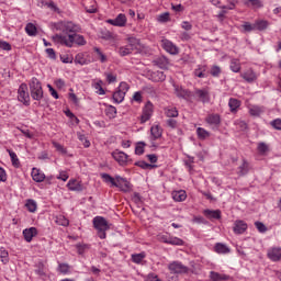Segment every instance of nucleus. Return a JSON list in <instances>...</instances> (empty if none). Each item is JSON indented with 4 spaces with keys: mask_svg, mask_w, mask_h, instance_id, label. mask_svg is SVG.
I'll return each instance as SVG.
<instances>
[{
    "mask_svg": "<svg viewBox=\"0 0 281 281\" xmlns=\"http://www.w3.org/2000/svg\"><path fill=\"white\" fill-rule=\"evenodd\" d=\"M150 78L153 82H164V80H166V75L164 71L156 70L151 72Z\"/></svg>",
    "mask_w": 281,
    "mask_h": 281,
    "instance_id": "31",
    "label": "nucleus"
},
{
    "mask_svg": "<svg viewBox=\"0 0 281 281\" xmlns=\"http://www.w3.org/2000/svg\"><path fill=\"white\" fill-rule=\"evenodd\" d=\"M210 279L212 281H225V280H229V277L227 274H221L218 272L211 271Z\"/></svg>",
    "mask_w": 281,
    "mask_h": 281,
    "instance_id": "33",
    "label": "nucleus"
},
{
    "mask_svg": "<svg viewBox=\"0 0 281 281\" xmlns=\"http://www.w3.org/2000/svg\"><path fill=\"white\" fill-rule=\"evenodd\" d=\"M106 115H109V117H114V115L117 114V109H115V106L110 105L109 108H106L105 110Z\"/></svg>",
    "mask_w": 281,
    "mask_h": 281,
    "instance_id": "59",
    "label": "nucleus"
},
{
    "mask_svg": "<svg viewBox=\"0 0 281 281\" xmlns=\"http://www.w3.org/2000/svg\"><path fill=\"white\" fill-rule=\"evenodd\" d=\"M144 148H146V143L139 142L135 147V155H142L144 153Z\"/></svg>",
    "mask_w": 281,
    "mask_h": 281,
    "instance_id": "53",
    "label": "nucleus"
},
{
    "mask_svg": "<svg viewBox=\"0 0 281 281\" xmlns=\"http://www.w3.org/2000/svg\"><path fill=\"white\" fill-rule=\"evenodd\" d=\"M0 260L3 262V265H8V262H10V255L3 247H0Z\"/></svg>",
    "mask_w": 281,
    "mask_h": 281,
    "instance_id": "41",
    "label": "nucleus"
},
{
    "mask_svg": "<svg viewBox=\"0 0 281 281\" xmlns=\"http://www.w3.org/2000/svg\"><path fill=\"white\" fill-rule=\"evenodd\" d=\"M161 47L167 52L168 54H171V56H177L179 54V47L175 45L170 40H161Z\"/></svg>",
    "mask_w": 281,
    "mask_h": 281,
    "instance_id": "10",
    "label": "nucleus"
},
{
    "mask_svg": "<svg viewBox=\"0 0 281 281\" xmlns=\"http://www.w3.org/2000/svg\"><path fill=\"white\" fill-rule=\"evenodd\" d=\"M234 232L235 234H245L247 232V223L243 221L235 222Z\"/></svg>",
    "mask_w": 281,
    "mask_h": 281,
    "instance_id": "28",
    "label": "nucleus"
},
{
    "mask_svg": "<svg viewBox=\"0 0 281 281\" xmlns=\"http://www.w3.org/2000/svg\"><path fill=\"white\" fill-rule=\"evenodd\" d=\"M193 97L200 102H203V104H207V102H210V92L206 89H195Z\"/></svg>",
    "mask_w": 281,
    "mask_h": 281,
    "instance_id": "12",
    "label": "nucleus"
},
{
    "mask_svg": "<svg viewBox=\"0 0 281 281\" xmlns=\"http://www.w3.org/2000/svg\"><path fill=\"white\" fill-rule=\"evenodd\" d=\"M170 235H168V234H166V235H164V234H160V235H158V240L160 241V243H165L166 245H169L170 244Z\"/></svg>",
    "mask_w": 281,
    "mask_h": 281,
    "instance_id": "60",
    "label": "nucleus"
},
{
    "mask_svg": "<svg viewBox=\"0 0 281 281\" xmlns=\"http://www.w3.org/2000/svg\"><path fill=\"white\" fill-rule=\"evenodd\" d=\"M202 267L199 263H192L191 265V269H189V271H191L194 276H201V271H202Z\"/></svg>",
    "mask_w": 281,
    "mask_h": 281,
    "instance_id": "49",
    "label": "nucleus"
},
{
    "mask_svg": "<svg viewBox=\"0 0 281 281\" xmlns=\"http://www.w3.org/2000/svg\"><path fill=\"white\" fill-rule=\"evenodd\" d=\"M76 247H77V251H78L79 256H82V254H85V251L87 249H89V245H87V244H77Z\"/></svg>",
    "mask_w": 281,
    "mask_h": 281,
    "instance_id": "58",
    "label": "nucleus"
},
{
    "mask_svg": "<svg viewBox=\"0 0 281 281\" xmlns=\"http://www.w3.org/2000/svg\"><path fill=\"white\" fill-rule=\"evenodd\" d=\"M53 146L56 148V150H58V153H61V155H67V149L59 143L53 142Z\"/></svg>",
    "mask_w": 281,
    "mask_h": 281,
    "instance_id": "57",
    "label": "nucleus"
},
{
    "mask_svg": "<svg viewBox=\"0 0 281 281\" xmlns=\"http://www.w3.org/2000/svg\"><path fill=\"white\" fill-rule=\"evenodd\" d=\"M35 273L41 278H45L47 276V268H45V263H43V261H38L35 265Z\"/></svg>",
    "mask_w": 281,
    "mask_h": 281,
    "instance_id": "24",
    "label": "nucleus"
},
{
    "mask_svg": "<svg viewBox=\"0 0 281 281\" xmlns=\"http://www.w3.org/2000/svg\"><path fill=\"white\" fill-rule=\"evenodd\" d=\"M172 199H173V201L181 203V201H186V199H188V194H186L184 190L175 191L172 193Z\"/></svg>",
    "mask_w": 281,
    "mask_h": 281,
    "instance_id": "32",
    "label": "nucleus"
},
{
    "mask_svg": "<svg viewBox=\"0 0 281 281\" xmlns=\"http://www.w3.org/2000/svg\"><path fill=\"white\" fill-rule=\"evenodd\" d=\"M135 166H137L138 168H142L143 170H153V168H157V165H150L144 160L136 161Z\"/></svg>",
    "mask_w": 281,
    "mask_h": 281,
    "instance_id": "42",
    "label": "nucleus"
},
{
    "mask_svg": "<svg viewBox=\"0 0 281 281\" xmlns=\"http://www.w3.org/2000/svg\"><path fill=\"white\" fill-rule=\"evenodd\" d=\"M206 124H210V126H215V128H218L221 126V115L218 114H209L205 117Z\"/></svg>",
    "mask_w": 281,
    "mask_h": 281,
    "instance_id": "19",
    "label": "nucleus"
},
{
    "mask_svg": "<svg viewBox=\"0 0 281 281\" xmlns=\"http://www.w3.org/2000/svg\"><path fill=\"white\" fill-rule=\"evenodd\" d=\"M8 153L9 157L11 158L12 166H14V168H19V166H21V161H19V156H16V153L12 151V149H8Z\"/></svg>",
    "mask_w": 281,
    "mask_h": 281,
    "instance_id": "40",
    "label": "nucleus"
},
{
    "mask_svg": "<svg viewBox=\"0 0 281 281\" xmlns=\"http://www.w3.org/2000/svg\"><path fill=\"white\" fill-rule=\"evenodd\" d=\"M266 109L262 105H251L249 108V114L252 117H260V115H262V113H265Z\"/></svg>",
    "mask_w": 281,
    "mask_h": 281,
    "instance_id": "22",
    "label": "nucleus"
},
{
    "mask_svg": "<svg viewBox=\"0 0 281 281\" xmlns=\"http://www.w3.org/2000/svg\"><path fill=\"white\" fill-rule=\"evenodd\" d=\"M153 117V102L148 101L143 109V114L140 116L142 124H145V122H148Z\"/></svg>",
    "mask_w": 281,
    "mask_h": 281,
    "instance_id": "16",
    "label": "nucleus"
},
{
    "mask_svg": "<svg viewBox=\"0 0 281 281\" xmlns=\"http://www.w3.org/2000/svg\"><path fill=\"white\" fill-rule=\"evenodd\" d=\"M69 265L67 263H59L58 266V272L59 273H64V274H67V272L69 271Z\"/></svg>",
    "mask_w": 281,
    "mask_h": 281,
    "instance_id": "62",
    "label": "nucleus"
},
{
    "mask_svg": "<svg viewBox=\"0 0 281 281\" xmlns=\"http://www.w3.org/2000/svg\"><path fill=\"white\" fill-rule=\"evenodd\" d=\"M38 235L36 227L26 228L23 231V236L26 243H32V238Z\"/></svg>",
    "mask_w": 281,
    "mask_h": 281,
    "instance_id": "20",
    "label": "nucleus"
},
{
    "mask_svg": "<svg viewBox=\"0 0 281 281\" xmlns=\"http://www.w3.org/2000/svg\"><path fill=\"white\" fill-rule=\"evenodd\" d=\"M139 47V41L135 37H128L127 38V45L121 46L119 48L120 56H128L135 52Z\"/></svg>",
    "mask_w": 281,
    "mask_h": 281,
    "instance_id": "4",
    "label": "nucleus"
},
{
    "mask_svg": "<svg viewBox=\"0 0 281 281\" xmlns=\"http://www.w3.org/2000/svg\"><path fill=\"white\" fill-rule=\"evenodd\" d=\"M29 86L31 91V98H33V100H36L37 102H41V100H43V86L41 85V81H38L36 77H33Z\"/></svg>",
    "mask_w": 281,
    "mask_h": 281,
    "instance_id": "3",
    "label": "nucleus"
},
{
    "mask_svg": "<svg viewBox=\"0 0 281 281\" xmlns=\"http://www.w3.org/2000/svg\"><path fill=\"white\" fill-rule=\"evenodd\" d=\"M241 27H243V32H254V30H256V24L244 22V25H241Z\"/></svg>",
    "mask_w": 281,
    "mask_h": 281,
    "instance_id": "55",
    "label": "nucleus"
},
{
    "mask_svg": "<svg viewBox=\"0 0 281 281\" xmlns=\"http://www.w3.org/2000/svg\"><path fill=\"white\" fill-rule=\"evenodd\" d=\"M31 176L36 183H43V181H45V173L37 168L32 169Z\"/></svg>",
    "mask_w": 281,
    "mask_h": 281,
    "instance_id": "21",
    "label": "nucleus"
},
{
    "mask_svg": "<svg viewBox=\"0 0 281 281\" xmlns=\"http://www.w3.org/2000/svg\"><path fill=\"white\" fill-rule=\"evenodd\" d=\"M128 89H130L128 83L121 82L117 90L121 91V93L126 94L128 93Z\"/></svg>",
    "mask_w": 281,
    "mask_h": 281,
    "instance_id": "63",
    "label": "nucleus"
},
{
    "mask_svg": "<svg viewBox=\"0 0 281 281\" xmlns=\"http://www.w3.org/2000/svg\"><path fill=\"white\" fill-rule=\"evenodd\" d=\"M157 21L159 23H168V21H170V13L165 12V13L158 15Z\"/></svg>",
    "mask_w": 281,
    "mask_h": 281,
    "instance_id": "54",
    "label": "nucleus"
},
{
    "mask_svg": "<svg viewBox=\"0 0 281 281\" xmlns=\"http://www.w3.org/2000/svg\"><path fill=\"white\" fill-rule=\"evenodd\" d=\"M270 125L272 128H276V131H281V119L273 120L270 122Z\"/></svg>",
    "mask_w": 281,
    "mask_h": 281,
    "instance_id": "61",
    "label": "nucleus"
},
{
    "mask_svg": "<svg viewBox=\"0 0 281 281\" xmlns=\"http://www.w3.org/2000/svg\"><path fill=\"white\" fill-rule=\"evenodd\" d=\"M108 23L110 25H114L115 27H126V14L120 13L115 19L108 20Z\"/></svg>",
    "mask_w": 281,
    "mask_h": 281,
    "instance_id": "13",
    "label": "nucleus"
},
{
    "mask_svg": "<svg viewBox=\"0 0 281 281\" xmlns=\"http://www.w3.org/2000/svg\"><path fill=\"white\" fill-rule=\"evenodd\" d=\"M229 69L233 71V74H240V60L236 58L231 59Z\"/></svg>",
    "mask_w": 281,
    "mask_h": 281,
    "instance_id": "30",
    "label": "nucleus"
},
{
    "mask_svg": "<svg viewBox=\"0 0 281 281\" xmlns=\"http://www.w3.org/2000/svg\"><path fill=\"white\" fill-rule=\"evenodd\" d=\"M196 135L200 139H207V137H210V132L203 127H198Z\"/></svg>",
    "mask_w": 281,
    "mask_h": 281,
    "instance_id": "45",
    "label": "nucleus"
},
{
    "mask_svg": "<svg viewBox=\"0 0 281 281\" xmlns=\"http://www.w3.org/2000/svg\"><path fill=\"white\" fill-rule=\"evenodd\" d=\"M112 157L120 166H128L133 161L126 153L120 150L113 151Z\"/></svg>",
    "mask_w": 281,
    "mask_h": 281,
    "instance_id": "7",
    "label": "nucleus"
},
{
    "mask_svg": "<svg viewBox=\"0 0 281 281\" xmlns=\"http://www.w3.org/2000/svg\"><path fill=\"white\" fill-rule=\"evenodd\" d=\"M18 100L24 106H30V92L27 91V83H22L18 89Z\"/></svg>",
    "mask_w": 281,
    "mask_h": 281,
    "instance_id": "5",
    "label": "nucleus"
},
{
    "mask_svg": "<svg viewBox=\"0 0 281 281\" xmlns=\"http://www.w3.org/2000/svg\"><path fill=\"white\" fill-rule=\"evenodd\" d=\"M144 258H146V255L144 252L132 255V261L136 265H139L142 260H144Z\"/></svg>",
    "mask_w": 281,
    "mask_h": 281,
    "instance_id": "51",
    "label": "nucleus"
},
{
    "mask_svg": "<svg viewBox=\"0 0 281 281\" xmlns=\"http://www.w3.org/2000/svg\"><path fill=\"white\" fill-rule=\"evenodd\" d=\"M58 30L66 35L55 34L53 41L59 45H65V47H74L75 45L85 46L87 45V40L85 36L77 34L80 32V25L74 22H60L58 24Z\"/></svg>",
    "mask_w": 281,
    "mask_h": 281,
    "instance_id": "1",
    "label": "nucleus"
},
{
    "mask_svg": "<svg viewBox=\"0 0 281 281\" xmlns=\"http://www.w3.org/2000/svg\"><path fill=\"white\" fill-rule=\"evenodd\" d=\"M221 72H222V70L218 66L211 67L210 74H211V76H213V78H218V76H221Z\"/></svg>",
    "mask_w": 281,
    "mask_h": 281,
    "instance_id": "56",
    "label": "nucleus"
},
{
    "mask_svg": "<svg viewBox=\"0 0 281 281\" xmlns=\"http://www.w3.org/2000/svg\"><path fill=\"white\" fill-rule=\"evenodd\" d=\"M92 56H93V60L92 63H109V56H106V54H104V50H102V48L94 46L92 48Z\"/></svg>",
    "mask_w": 281,
    "mask_h": 281,
    "instance_id": "8",
    "label": "nucleus"
},
{
    "mask_svg": "<svg viewBox=\"0 0 281 281\" xmlns=\"http://www.w3.org/2000/svg\"><path fill=\"white\" fill-rule=\"evenodd\" d=\"M229 247L225 244L217 243L214 246V252L215 254H229Z\"/></svg>",
    "mask_w": 281,
    "mask_h": 281,
    "instance_id": "35",
    "label": "nucleus"
},
{
    "mask_svg": "<svg viewBox=\"0 0 281 281\" xmlns=\"http://www.w3.org/2000/svg\"><path fill=\"white\" fill-rule=\"evenodd\" d=\"M249 172V162L247 160H244L243 164L238 167V175L239 177H245Z\"/></svg>",
    "mask_w": 281,
    "mask_h": 281,
    "instance_id": "39",
    "label": "nucleus"
},
{
    "mask_svg": "<svg viewBox=\"0 0 281 281\" xmlns=\"http://www.w3.org/2000/svg\"><path fill=\"white\" fill-rule=\"evenodd\" d=\"M145 281H161L159 277L156 273H149L147 274Z\"/></svg>",
    "mask_w": 281,
    "mask_h": 281,
    "instance_id": "64",
    "label": "nucleus"
},
{
    "mask_svg": "<svg viewBox=\"0 0 281 281\" xmlns=\"http://www.w3.org/2000/svg\"><path fill=\"white\" fill-rule=\"evenodd\" d=\"M102 80L100 79H95L92 81V88L94 89L95 93H98V95H104V93H106L104 91V88H102Z\"/></svg>",
    "mask_w": 281,
    "mask_h": 281,
    "instance_id": "27",
    "label": "nucleus"
},
{
    "mask_svg": "<svg viewBox=\"0 0 281 281\" xmlns=\"http://www.w3.org/2000/svg\"><path fill=\"white\" fill-rule=\"evenodd\" d=\"M164 113L166 117L172 119V117H179V110L177 108L169 105L164 109Z\"/></svg>",
    "mask_w": 281,
    "mask_h": 281,
    "instance_id": "26",
    "label": "nucleus"
},
{
    "mask_svg": "<svg viewBox=\"0 0 281 281\" xmlns=\"http://www.w3.org/2000/svg\"><path fill=\"white\" fill-rule=\"evenodd\" d=\"M93 227L97 229V234L101 240H104L106 238V232L111 229V226L109 225V222L103 216H95L92 220Z\"/></svg>",
    "mask_w": 281,
    "mask_h": 281,
    "instance_id": "2",
    "label": "nucleus"
},
{
    "mask_svg": "<svg viewBox=\"0 0 281 281\" xmlns=\"http://www.w3.org/2000/svg\"><path fill=\"white\" fill-rule=\"evenodd\" d=\"M67 188L71 192H82L85 190V187L82 186V182H80L76 179H70L67 183Z\"/></svg>",
    "mask_w": 281,
    "mask_h": 281,
    "instance_id": "18",
    "label": "nucleus"
},
{
    "mask_svg": "<svg viewBox=\"0 0 281 281\" xmlns=\"http://www.w3.org/2000/svg\"><path fill=\"white\" fill-rule=\"evenodd\" d=\"M257 150L259 155H267L269 153V145L266 143H258Z\"/></svg>",
    "mask_w": 281,
    "mask_h": 281,
    "instance_id": "48",
    "label": "nucleus"
},
{
    "mask_svg": "<svg viewBox=\"0 0 281 281\" xmlns=\"http://www.w3.org/2000/svg\"><path fill=\"white\" fill-rule=\"evenodd\" d=\"M240 100L231 98L228 101V106L231 109V113H237L238 109H240Z\"/></svg>",
    "mask_w": 281,
    "mask_h": 281,
    "instance_id": "29",
    "label": "nucleus"
},
{
    "mask_svg": "<svg viewBox=\"0 0 281 281\" xmlns=\"http://www.w3.org/2000/svg\"><path fill=\"white\" fill-rule=\"evenodd\" d=\"M204 216H206V218H215L216 221H218V218H221V211L220 210H205L203 212Z\"/></svg>",
    "mask_w": 281,
    "mask_h": 281,
    "instance_id": "36",
    "label": "nucleus"
},
{
    "mask_svg": "<svg viewBox=\"0 0 281 281\" xmlns=\"http://www.w3.org/2000/svg\"><path fill=\"white\" fill-rule=\"evenodd\" d=\"M125 97H126V94H124V92H122L120 90H117L113 93V100H114V102H116V104L124 102Z\"/></svg>",
    "mask_w": 281,
    "mask_h": 281,
    "instance_id": "43",
    "label": "nucleus"
},
{
    "mask_svg": "<svg viewBox=\"0 0 281 281\" xmlns=\"http://www.w3.org/2000/svg\"><path fill=\"white\" fill-rule=\"evenodd\" d=\"M25 207L26 210H29V212L34 213L37 210V204L36 201L34 200H27L25 203Z\"/></svg>",
    "mask_w": 281,
    "mask_h": 281,
    "instance_id": "47",
    "label": "nucleus"
},
{
    "mask_svg": "<svg viewBox=\"0 0 281 281\" xmlns=\"http://www.w3.org/2000/svg\"><path fill=\"white\" fill-rule=\"evenodd\" d=\"M164 134V130H161V126L159 125H153L150 127V148H159V145H157V139L161 137Z\"/></svg>",
    "mask_w": 281,
    "mask_h": 281,
    "instance_id": "6",
    "label": "nucleus"
},
{
    "mask_svg": "<svg viewBox=\"0 0 281 281\" xmlns=\"http://www.w3.org/2000/svg\"><path fill=\"white\" fill-rule=\"evenodd\" d=\"M205 71H207V67L199 65L198 68L193 71V74L196 78H207Z\"/></svg>",
    "mask_w": 281,
    "mask_h": 281,
    "instance_id": "34",
    "label": "nucleus"
},
{
    "mask_svg": "<svg viewBox=\"0 0 281 281\" xmlns=\"http://www.w3.org/2000/svg\"><path fill=\"white\" fill-rule=\"evenodd\" d=\"M75 63L77 65H89L91 63V59H88L87 58V54L85 53H78L76 56H75Z\"/></svg>",
    "mask_w": 281,
    "mask_h": 281,
    "instance_id": "25",
    "label": "nucleus"
},
{
    "mask_svg": "<svg viewBox=\"0 0 281 281\" xmlns=\"http://www.w3.org/2000/svg\"><path fill=\"white\" fill-rule=\"evenodd\" d=\"M169 245H173L176 247H183V245H186V243L183 241V239H181L179 237L171 236L169 238Z\"/></svg>",
    "mask_w": 281,
    "mask_h": 281,
    "instance_id": "44",
    "label": "nucleus"
},
{
    "mask_svg": "<svg viewBox=\"0 0 281 281\" xmlns=\"http://www.w3.org/2000/svg\"><path fill=\"white\" fill-rule=\"evenodd\" d=\"M155 65L159 67V69H168L170 67V61L167 59L166 56H160L155 59Z\"/></svg>",
    "mask_w": 281,
    "mask_h": 281,
    "instance_id": "23",
    "label": "nucleus"
},
{
    "mask_svg": "<svg viewBox=\"0 0 281 281\" xmlns=\"http://www.w3.org/2000/svg\"><path fill=\"white\" fill-rule=\"evenodd\" d=\"M267 27H269V21L267 20L255 21V30H258L259 32H263V30H267Z\"/></svg>",
    "mask_w": 281,
    "mask_h": 281,
    "instance_id": "37",
    "label": "nucleus"
},
{
    "mask_svg": "<svg viewBox=\"0 0 281 281\" xmlns=\"http://www.w3.org/2000/svg\"><path fill=\"white\" fill-rule=\"evenodd\" d=\"M267 257L272 262H280V260H281V247H270L267 251Z\"/></svg>",
    "mask_w": 281,
    "mask_h": 281,
    "instance_id": "14",
    "label": "nucleus"
},
{
    "mask_svg": "<svg viewBox=\"0 0 281 281\" xmlns=\"http://www.w3.org/2000/svg\"><path fill=\"white\" fill-rule=\"evenodd\" d=\"M260 74L256 72L254 69L248 68L244 72L240 74V78L248 82L249 85L256 82L258 80Z\"/></svg>",
    "mask_w": 281,
    "mask_h": 281,
    "instance_id": "9",
    "label": "nucleus"
},
{
    "mask_svg": "<svg viewBox=\"0 0 281 281\" xmlns=\"http://www.w3.org/2000/svg\"><path fill=\"white\" fill-rule=\"evenodd\" d=\"M114 188H120L122 192H128L131 190V182L120 176H116Z\"/></svg>",
    "mask_w": 281,
    "mask_h": 281,
    "instance_id": "15",
    "label": "nucleus"
},
{
    "mask_svg": "<svg viewBox=\"0 0 281 281\" xmlns=\"http://www.w3.org/2000/svg\"><path fill=\"white\" fill-rule=\"evenodd\" d=\"M78 140L82 142L85 148H89V146H91V142H89V139H87V136L85 134H77Z\"/></svg>",
    "mask_w": 281,
    "mask_h": 281,
    "instance_id": "50",
    "label": "nucleus"
},
{
    "mask_svg": "<svg viewBox=\"0 0 281 281\" xmlns=\"http://www.w3.org/2000/svg\"><path fill=\"white\" fill-rule=\"evenodd\" d=\"M25 32L29 36H36V34H38V30L34 23H27L25 26Z\"/></svg>",
    "mask_w": 281,
    "mask_h": 281,
    "instance_id": "38",
    "label": "nucleus"
},
{
    "mask_svg": "<svg viewBox=\"0 0 281 281\" xmlns=\"http://www.w3.org/2000/svg\"><path fill=\"white\" fill-rule=\"evenodd\" d=\"M168 269L171 273H188L190 271V268L183 266V263L179 261L169 263Z\"/></svg>",
    "mask_w": 281,
    "mask_h": 281,
    "instance_id": "11",
    "label": "nucleus"
},
{
    "mask_svg": "<svg viewBox=\"0 0 281 281\" xmlns=\"http://www.w3.org/2000/svg\"><path fill=\"white\" fill-rule=\"evenodd\" d=\"M102 179L105 181V183H111V186H115L116 178L111 177L109 173H102Z\"/></svg>",
    "mask_w": 281,
    "mask_h": 281,
    "instance_id": "52",
    "label": "nucleus"
},
{
    "mask_svg": "<svg viewBox=\"0 0 281 281\" xmlns=\"http://www.w3.org/2000/svg\"><path fill=\"white\" fill-rule=\"evenodd\" d=\"M245 5L248 8H262V1L260 0H245Z\"/></svg>",
    "mask_w": 281,
    "mask_h": 281,
    "instance_id": "46",
    "label": "nucleus"
},
{
    "mask_svg": "<svg viewBox=\"0 0 281 281\" xmlns=\"http://www.w3.org/2000/svg\"><path fill=\"white\" fill-rule=\"evenodd\" d=\"M173 89L177 98H182L183 100H190L192 92L183 89L181 86L173 83Z\"/></svg>",
    "mask_w": 281,
    "mask_h": 281,
    "instance_id": "17",
    "label": "nucleus"
}]
</instances>
